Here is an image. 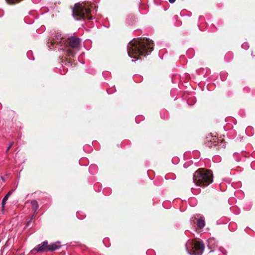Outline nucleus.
Masks as SVG:
<instances>
[{"instance_id":"nucleus-1","label":"nucleus","mask_w":255,"mask_h":255,"mask_svg":"<svg viewBox=\"0 0 255 255\" xmlns=\"http://www.w3.org/2000/svg\"><path fill=\"white\" fill-rule=\"evenodd\" d=\"M152 42L148 38H139L129 42L128 46V55L131 58L138 59L140 56H145L153 49Z\"/></svg>"},{"instance_id":"nucleus-2","label":"nucleus","mask_w":255,"mask_h":255,"mask_svg":"<svg viewBox=\"0 0 255 255\" xmlns=\"http://www.w3.org/2000/svg\"><path fill=\"white\" fill-rule=\"evenodd\" d=\"M212 171L205 168H199L196 171L193 177V182L197 186H207L213 182Z\"/></svg>"},{"instance_id":"nucleus-3","label":"nucleus","mask_w":255,"mask_h":255,"mask_svg":"<svg viewBox=\"0 0 255 255\" xmlns=\"http://www.w3.org/2000/svg\"><path fill=\"white\" fill-rule=\"evenodd\" d=\"M91 11V8H87L85 5L77 3L73 8L72 14L77 20L85 19L86 17L90 20L92 18V16L90 14Z\"/></svg>"},{"instance_id":"nucleus-4","label":"nucleus","mask_w":255,"mask_h":255,"mask_svg":"<svg viewBox=\"0 0 255 255\" xmlns=\"http://www.w3.org/2000/svg\"><path fill=\"white\" fill-rule=\"evenodd\" d=\"M205 144L210 148H213L214 150H217L221 148H225L226 143L224 139H219L216 136H213L210 133L206 136Z\"/></svg>"},{"instance_id":"nucleus-5","label":"nucleus","mask_w":255,"mask_h":255,"mask_svg":"<svg viewBox=\"0 0 255 255\" xmlns=\"http://www.w3.org/2000/svg\"><path fill=\"white\" fill-rule=\"evenodd\" d=\"M80 43V39L79 38L75 37H70L67 39L66 46L67 48L65 50L66 54V56L67 57H73L76 53L74 50L69 49L68 47L72 48H76Z\"/></svg>"},{"instance_id":"nucleus-6","label":"nucleus","mask_w":255,"mask_h":255,"mask_svg":"<svg viewBox=\"0 0 255 255\" xmlns=\"http://www.w3.org/2000/svg\"><path fill=\"white\" fill-rule=\"evenodd\" d=\"M204 248L202 242H196L189 254L191 255H201L203 253Z\"/></svg>"},{"instance_id":"nucleus-7","label":"nucleus","mask_w":255,"mask_h":255,"mask_svg":"<svg viewBox=\"0 0 255 255\" xmlns=\"http://www.w3.org/2000/svg\"><path fill=\"white\" fill-rule=\"evenodd\" d=\"M48 242L44 241L41 244L38 245L37 248H35L34 250L37 251L38 252H40L44 250L48 251Z\"/></svg>"},{"instance_id":"nucleus-8","label":"nucleus","mask_w":255,"mask_h":255,"mask_svg":"<svg viewBox=\"0 0 255 255\" xmlns=\"http://www.w3.org/2000/svg\"><path fill=\"white\" fill-rule=\"evenodd\" d=\"M31 204L32 205V209L34 212L33 215L36 216L37 213V211L39 207L38 203L36 200H32L31 202Z\"/></svg>"},{"instance_id":"nucleus-9","label":"nucleus","mask_w":255,"mask_h":255,"mask_svg":"<svg viewBox=\"0 0 255 255\" xmlns=\"http://www.w3.org/2000/svg\"><path fill=\"white\" fill-rule=\"evenodd\" d=\"M61 62L63 64L66 66L71 65L72 66L73 64L74 61L72 60L70 58H68L67 57H65L64 58L62 59Z\"/></svg>"},{"instance_id":"nucleus-10","label":"nucleus","mask_w":255,"mask_h":255,"mask_svg":"<svg viewBox=\"0 0 255 255\" xmlns=\"http://www.w3.org/2000/svg\"><path fill=\"white\" fill-rule=\"evenodd\" d=\"M60 247V246H59L57 244V243H53L51 245H49L48 251H54L56 249H58Z\"/></svg>"},{"instance_id":"nucleus-11","label":"nucleus","mask_w":255,"mask_h":255,"mask_svg":"<svg viewBox=\"0 0 255 255\" xmlns=\"http://www.w3.org/2000/svg\"><path fill=\"white\" fill-rule=\"evenodd\" d=\"M197 225L199 228H200V229L203 228L205 226L204 221L202 219H199L197 220Z\"/></svg>"},{"instance_id":"nucleus-12","label":"nucleus","mask_w":255,"mask_h":255,"mask_svg":"<svg viewBox=\"0 0 255 255\" xmlns=\"http://www.w3.org/2000/svg\"><path fill=\"white\" fill-rule=\"evenodd\" d=\"M8 197H7V196H5L4 197V198H3L2 200V202H1V205H2V207H4L5 203H6V201L7 200Z\"/></svg>"},{"instance_id":"nucleus-13","label":"nucleus","mask_w":255,"mask_h":255,"mask_svg":"<svg viewBox=\"0 0 255 255\" xmlns=\"http://www.w3.org/2000/svg\"><path fill=\"white\" fill-rule=\"evenodd\" d=\"M35 215H33V216L31 217V219L29 220V221H28L27 223H26V227H29L30 226V224H31V221L32 220L35 218Z\"/></svg>"},{"instance_id":"nucleus-14","label":"nucleus","mask_w":255,"mask_h":255,"mask_svg":"<svg viewBox=\"0 0 255 255\" xmlns=\"http://www.w3.org/2000/svg\"><path fill=\"white\" fill-rule=\"evenodd\" d=\"M13 190H11L10 191H9L7 193V194L5 195L6 196H7V197H9V196L12 194V193L13 192Z\"/></svg>"},{"instance_id":"nucleus-15","label":"nucleus","mask_w":255,"mask_h":255,"mask_svg":"<svg viewBox=\"0 0 255 255\" xmlns=\"http://www.w3.org/2000/svg\"><path fill=\"white\" fill-rule=\"evenodd\" d=\"M13 144H14V142H11L10 143V144H9V146H9V147H12V146L13 145Z\"/></svg>"},{"instance_id":"nucleus-16","label":"nucleus","mask_w":255,"mask_h":255,"mask_svg":"<svg viewBox=\"0 0 255 255\" xmlns=\"http://www.w3.org/2000/svg\"><path fill=\"white\" fill-rule=\"evenodd\" d=\"M169 1L171 3H173L175 1V0H169Z\"/></svg>"},{"instance_id":"nucleus-17","label":"nucleus","mask_w":255,"mask_h":255,"mask_svg":"<svg viewBox=\"0 0 255 255\" xmlns=\"http://www.w3.org/2000/svg\"><path fill=\"white\" fill-rule=\"evenodd\" d=\"M10 148H11V147H9V146L7 147V149H6V153H7V152H8V150L10 149Z\"/></svg>"},{"instance_id":"nucleus-18","label":"nucleus","mask_w":255,"mask_h":255,"mask_svg":"<svg viewBox=\"0 0 255 255\" xmlns=\"http://www.w3.org/2000/svg\"><path fill=\"white\" fill-rule=\"evenodd\" d=\"M1 179H2V180L3 181H5V180L4 179V178H3V177H1Z\"/></svg>"}]
</instances>
